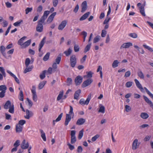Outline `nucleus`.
Returning <instances> with one entry per match:
<instances>
[{
    "mask_svg": "<svg viewBox=\"0 0 153 153\" xmlns=\"http://www.w3.org/2000/svg\"><path fill=\"white\" fill-rule=\"evenodd\" d=\"M70 63L71 66L72 68H74L77 62V59L76 56L75 55H72L70 57Z\"/></svg>",
    "mask_w": 153,
    "mask_h": 153,
    "instance_id": "1",
    "label": "nucleus"
},
{
    "mask_svg": "<svg viewBox=\"0 0 153 153\" xmlns=\"http://www.w3.org/2000/svg\"><path fill=\"white\" fill-rule=\"evenodd\" d=\"M111 12V7L109 5L108 6V11L106 18V23H105V28L106 29H107L109 25L108 22L109 20L111 19V17L108 16V15L110 14Z\"/></svg>",
    "mask_w": 153,
    "mask_h": 153,
    "instance_id": "2",
    "label": "nucleus"
},
{
    "mask_svg": "<svg viewBox=\"0 0 153 153\" xmlns=\"http://www.w3.org/2000/svg\"><path fill=\"white\" fill-rule=\"evenodd\" d=\"M91 94H89L86 100L85 101L83 99H81L79 101V103L82 105H88L91 100Z\"/></svg>",
    "mask_w": 153,
    "mask_h": 153,
    "instance_id": "3",
    "label": "nucleus"
},
{
    "mask_svg": "<svg viewBox=\"0 0 153 153\" xmlns=\"http://www.w3.org/2000/svg\"><path fill=\"white\" fill-rule=\"evenodd\" d=\"M40 21L41 20H39L38 21V24L36 28V31L39 32H41L43 30L42 24L44 22L43 21Z\"/></svg>",
    "mask_w": 153,
    "mask_h": 153,
    "instance_id": "4",
    "label": "nucleus"
},
{
    "mask_svg": "<svg viewBox=\"0 0 153 153\" xmlns=\"http://www.w3.org/2000/svg\"><path fill=\"white\" fill-rule=\"evenodd\" d=\"M76 131L72 130L71 131V143L72 144L74 143L76 141V139L75 136Z\"/></svg>",
    "mask_w": 153,
    "mask_h": 153,
    "instance_id": "5",
    "label": "nucleus"
},
{
    "mask_svg": "<svg viewBox=\"0 0 153 153\" xmlns=\"http://www.w3.org/2000/svg\"><path fill=\"white\" fill-rule=\"evenodd\" d=\"M32 89L31 90V92L32 94L33 99L35 102H36L37 100V97L36 91V87L34 85L32 86Z\"/></svg>",
    "mask_w": 153,
    "mask_h": 153,
    "instance_id": "6",
    "label": "nucleus"
},
{
    "mask_svg": "<svg viewBox=\"0 0 153 153\" xmlns=\"http://www.w3.org/2000/svg\"><path fill=\"white\" fill-rule=\"evenodd\" d=\"M83 78L80 75L78 76L75 79V82L76 85H78L81 84L82 82Z\"/></svg>",
    "mask_w": 153,
    "mask_h": 153,
    "instance_id": "7",
    "label": "nucleus"
},
{
    "mask_svg": "<svg viewBox=\"0 0 153 153\" xmlns=\"http://www.w3.org/2000/svg\"><path fill=\"white\" fill-rule=\"evenodd\" d=\"M93 80L92 79L89 78L84 81L82 84V88H85L89 85L92 82Z\"/></svg>",
    "mask_w": 153,
    "mask_h": 153,
    "instance_id": "8",
    "label": "nucleus"
},
{
    "mask_svg": "<svg viewBox=\"0 0 153 153\" xmlns=\"http://www.w3.org/2000/svg\"><path fill=\"white\" fill-rule=\"evenodd\" d=\"M132 43L131 42H128L123 43L120 46V48L122 49L123 48H127L132 46Z\"/></svg>",
    "mask_w": 153,
    "mask_h": 153,
    "instance_id": "9",
    "label": "nucleus"
},
{
    "mask_svg": "<svg viewBox=\"0 0 153 153\" xmlns=\"http://www.w3.org/2000/svg\"><path fill=\"white\" fill-rule=\"evenodd\" d=\"M50 13V11L48 10H46L44 11L43 15L42 16L40 19V21L45 22V20L47 19L48 15Z\"/></svg>",
    "mask_w": 153,
    "mask_h": 153,
    "instance_id": "10",
    "label": "nucleus"
},
{
    "mask_svg": "<svg viewBox=\"0 0 153 153\" xmlns=\"http://www.w3.org/2000/svg\"><path fill=\"white\" fill-rule=\"evenodd\" d=\"M29 145L28 142L26 143V140L24 139L21 144V147L22 149H25L29 147Z\"/></svg>",
    "mask_w": 153,
    "mask_h": 153,
    "instance_id": "11",
    "label": "nucleus"
},
{
    "mask_svg": "<svg viewBox=\"0 0 153 153\" xmlns=\"http://www.w3.org/2000/svg\"><path fill=\"white\" fill-rule=\"evenodd\" d=\"M67 24V21L65 20L62 21L61 24L59 25L58 29L59 30H62L66 26Z\"/></svg>",
    "mask_w": 153,
    "mask_h": 153,
    "instance_id": "12",
    "label": "nucleus"
},
{
    "mask_svg": "<svg viewBox=\"0 0 153 153\" xmlns=\"http://www.w3.org/2000/svg\"><path fill=\"white\" fill-rule=\"evenodd\" d=\"M71 115L67 114L66 115V117L64 124L65 126H67L69 122L71 120Z\"/></svg>",
    "mask_w": 153,
    "mask_h": 153,
    "instance_id": "13",
    "label": "nucleus"
},
{
    "mask_svg": "<svg viewBox=\"0 0 153 153\" xmlns=\"http://www.w3.org/2000/svg\"><path fill=\"white\" fill-rule=\"evenodd\" d=\"M56 14V13L55 12L51 14L48 17L47 22L48 23H51L53 20L54 17Z\"/></svg>",
    "mask_w": 153,
    "mask_h": 153,
    "instance_id": "14",
    "label": "nucleus"
},
{
    "mask_svg": "<svg viewBox=\"0 0 153 153\" xmlns=\"http://www.w3.org/2000/svg\"><path fill=\"white\" fill-rule=\"evenodd\" d=\"M33 112L30 111L28 109L26 110V115L24 116V117L27 119H30V117L33 116Z\"/></svg>",
    "mask_w": 153,
    "mask_h": 153,
    "instance_id": "15",
    "label": "nucleus"
},
{
    "mask_svg": "<svg viewBox=\"0 0 153 153\" xmlns=\"http://www.w3.org/2000/svg\"><path fill=\"white\" fill-rule=\"evenodd\" d=\"M134 80L137 87L140 89L141 92H143V89L139 81L136 79H135Z\"/></svg>",
    "mask_w": 153,
    "mask_h": 153,
    "instance_id": "16",
    "label": "nucleus"
},
{
    "mask_svg": "<svg viewBox=\"0 0 153 153\" xmlns=\"http://www.w3.org/2000/svg\"><path fill=\"white\" fill-rule=\"evenodd\" d=\"M82 10L81 12L83 13L87 9V3L86 1H84L82 4Z\"/></svg>",
    "mask_w": 153,
    "mask_h": 153,
    "instance_id": "17",
    "label": "nucleus"
},
{
    "mask_svg": "<svg viewBox=\"0 0 153 153\" xmlns=\"http://www.w3.org/2000/svg\"><path fill=\"white\" fill-rule=\"evenodd\" d=\"M143 98L145 101L148 104H149L150 106L152 107L153 108V103H152V101L149 100L148 98L145 96H143Z\"/></svg>",
    "mask_w": 153,
    "mask_h": 153,
    "instance_id": "18",
    "label": "nucleus"
},
{
    "mask_svg": "<svg viewBox=\"0 0 153 153\" xmlns=\"http://www.w3.org/2000/svg\"><path fill=\"white\" fill-rule=\"evenodd\" d=\"M85 120L83 118H80L76 122V124L78 125H82L85 122Z\"/></svg>",
    "mask_w": 153,
    "mask_h": 153,
    "instance_id": "19",
    "label": "nucleus"
},
{
    "mask_svg": "<svg viewBox=\"0 0 153 153\" xmlns=\"http://www.w3.org/2000/svg\"><path fill=\"white\" fill-rule=\"evenodd\" d=\"M31 42V40L29 39L25 42H24L23 44V45H22L21 48H25L27 47L30 45V44Z\"/></svg>",
    "mask_w": 153,
    "mask_h": 153,
    "instance_id": "20",
    "label": "nucleus"
},
{
    "mask_svg": "<svg viewBox=\"0 0 153 153\" xmlns=\"http://www.w3.org/2000/svg\"><path fill=\"white\" fill-rule=\"evenodd\" d=\"M23 126H22L19 125L18 124L16 125V131L17 133H20L22 131Z\"/></svg>",
    "mask_w": 153,
    "mask_h": 153,
    "instance_id": "21",
    "label": "nucleus"
},
{
    "mask_svg": "<svg viewBox=\"0 0 153 153\" xmlns=\"http://www.w3.org/2000/svg\"><path fill=\"white\" fill-rule=\"evenodd\" d=\"M11 105V102L10 100H7L4 105V108L5 109H7Z\"/></svg>",
    "mask_w": 153,
    "mask_h": 153,
    "instance_id": "22",
    "label": "nucleus"
},
{
    "mask_svg": "<svg viewBox=\"0 0 153 153\" xmlns=\"http://www.w3.org/2000/svg\"><path fill=\"white\" fill-rule=\"evenodd\" d=\"M90 14V12H89L85 13L79 19V20L80 21H82L85 20L88 17Z\"/></svg>",
    "mask_w": 153,
    "mask_h": 153,
    "instance_id": "23",
    "label": "nucleus"
},
{
    "mask_svg": "<svg viewBox=\"0 0 153 153\" xmlns=\"http://www.w3.org/2000/svg\"><path fill=\"white\" fill-rule=\"evenodd\" d=\"M62 56V54L61 53H60L57 57L55 59V63L59 64L61 59V57Z\"/></svg>",
    "mask_w": 153,
    "mask_h": 153,
    "instance_id": "24",
    "label": "nucleus"
},
{
    "mask_svg": "<svg viewBox=\"0 0 153 153\" xmlns=\"http://www.w3.org/2000/svg\"><path fill=\"white\" fill-rule=\"evenodd\" d=\"M63 113H62L59 115L55 120H53V126H54L55 125V122H59L61 120L63 116Z\"/></svg>",
    "mask_w": 153,
    "mask_h": 153,
    "instance_id": "25",
    "label": "nucleus"
},
{
    "mask_svg": "<svg viewBox=\"0 0 153 153\" xmlns=\"http://www.w3.org/2000/svg\"><path fill=\"white\" fill-rule=\"evenodd\" d=\"M81 92V90L80 89L77 90L75 92L74 94V99L76 100L78 99V97L79 96Z\"/></svg>",
    "mask_w": 153,
    "mask_h": 153,
    "instance_id": "26",
    "label": "nucleus"
},
{
    "mask_svg": "<svg viewBox=\"0 0 153 153\" xmlns=\"http://www.w3.org/2000/svg\"><path fill=\"white\" fill-rule=\"evenodd\" d=\"M27 38L26 36H24L20 39L18 42V44L21 46V47L23 45V41Z\"/></svg>",
    "mask_w": 153,
    "mask_h": 153,
    "instance_id": "27",
    "label": "nucleus"
},
{
    "mask_svg": "<svg viewBox=\"0 0 153 153\" xmlns=\"http://www.w3.org/2000/svg\"><path fill=\"white\" fill-rule=\"evenodd\" d=\"M72 51V49L69 48L67 50L65 51L64 53L65 55L66 56H68L71 53Z\"/></svg>",
    "mask_w": 153,
    "mask_h": 153,
    "instance_id": "28",
    "label": "nucleus"
},
{
    "mask_svg": "<svg viewBox=\"0 0 153 153\" xmlns=\"http://www.w3.org/2000/svg\"><path fill=\"white\" fill-rule=\"evenodd\" d=\"M46 83V81H44L43 82H40L38 85V89H42L44 87V86L45 84Z\"/></svg>",
    "mask_w": 153,
    "mask_h": 153,
    "instance_id": "29",
    "label": "nucleus"
},
{
    "mask_svg": "<svg viewBox=\"0 0 153 153\" xmlns=\"http://www.w3.org/2000/svg\"><path fill=\"white\" fill-rule=\"evenodd\" d=\"M137 142L138 140L137 139H135L133 142L132 145V148L133 149L135 150L137 148Z\"/></svg>",
    "mask_w": 153,
    "mask_h": 153,
    "instance_id": "30",
    "label": "nucleus"
},
{
    "mask_svg": "<svg viewBox=\"0 0 153 153\" xmlns=\"http://www.w3.org/2000/svg\"><path fill=\"white\" fill-rule=\"evenodd\" d=\"M5 48L4 46L1 45L0 46V50L3 56H5L6 55V53L5 52Z\"/></svg>",
    "mask_w": 153,
    "mask_h": 153,
    "instance_id": "31",
    "label": "nucleus"
},
{
    "mask_svg": "<svg viewBox=\"0 0 153 153\" xmlns=\"http://www.w3.org/2000/svg\"><path fill=\"white\" fill-rule=\"evenodd\" d=\"M134 47L137 49L138 51L141 54H143L144 53V51L143 48H139L137 45H134Z\"/></svg>",
    "mask_w": 153,
    "mask_h": 153,
    "instance_id": "32",
    "label": "nucleus"
},
{
    "mask_svg": "<svg viewBox=\"0 0 153 153\" xmlns=\"http://www.w3.org/2000/svg\"><path fill=\"white\" fill-rule=\"evenodd\" d=\"M140 10V12L141 15L144 16H146V14L145 13L144 8H143V6H140L139 8Z\"/></svg>",
    "mask_w": 153,
    "mask_h": 153,
    "instance_id": "33",
    "label": "nucleus"
},
{
    "mask_svg": "<svg viewBox=\"0 0 153 153\" xmlns=\"http://www.w3.org/2000/svg\"><path fill=\"white\" fill-rule=\"evenodd\" d=\"M99 107L100 108L98 111V112L99 113L100 112L102 113H104L105 111V108L104 106L100 104Z\"/></svg>",
    "mask_w": 153,
    "mask_h": 153,
    "instance_id": "34",
    "label": "nucleus"
},
{
    "mask_svg": "<svg viewBox=\"0 0 153 153\" xmlns=\"http://www.w3.org/2000/svg\"><path fill=\"white\" fill-rule=\"evenodd\" d=\"M8 111L11 114H13L14 112V105L13 104H12V105L9 108Z\"/></svg>",
    "mask_w": 153,
    "mask_h": 153,
    "instance_id": "35",
    "label": "nucleus"
},
{
    "mask_svg": "<svg viewBox=\"0 0 153 153\" xmlns=\"http://www.w3.org/2000/svg\"><path fill=\"white\" fill-rule=\"evenodd\" d=\"M40 131L41 134V137L42 138L44 141H46V139L45 133L44 132L43 130L42 129L40 130Z\"/></svg>",
    "mask_w": 153,
    "mask_h": 153,
    "instance_id": "36",
    "label": "nucleus"
},
{
    "mask_svg": "<svg viewBox=\"0 0 153 153\" xmlns=\"http://www.w3.org/2000/svg\"><path fill=\"white\" fill-rule=\"evenodd\" d=\"M140 117L143 119H146L149 117V116L147 113L145 112H143L141 114Z\"/></svg>",
    "mask_w": 153,
    "mask_h": 153,
    "instance_id": "37",
    "label": "nucleus"
},
{
    "mask_svg": "<svg viewBox=\"0 0 153 153\" xmlns=\"http://www.w3.org/2000/svg\"><path fill=\"white\" fill-rule=\"evenodd\" d=\"M91 43H90L88 44L86 46L84 49V52L86 53L91 48Z\"/></svg>",
    "mask_w": 153,
    "mask_h": 153,
    "instance_id": "38",
    "label": "nucleus"
},
{
    "mask_svg": "<svg viewBox=\"0 0 153 153\" xmlns=\"http://www.w3.org/2000/svg\"><path fill=\"white\" fill-rule=\"evenodd\" d=\"M46 72V70H44L42 71V73L40 74L39 77L41 79H43L45 77V74Z\"/></svg>",
    "mask_w": 153,
    "mask_h": 153,
    "instance_id": "39",
    "label": "nucleus"
},
{
    "mask_svg": "<svg viewBox=\"0 0 153 153\" xmlns=\"http://www.w3.org/2000/svg\"><path fill=\"white\" fill-rule=\"evenodd\" d=\"M119 63V62H118V61L117 60H115L113 62L112 64V67L113 68H115L117 67L118 66V64Z\"/></svg>",
    "mask_w": 153,
    "mask_h": 153,
    "instance_id": "40",
    "label": "nucleus"
},
{
    "mask_svg": "<svg viewBox=\"0 0 153 153\" xmlns=\"http://www.w3.org/2000/svg\"><path fill=\"white\" fill-rule=\"evenodd\" d=\"M46 38L45 37H44L43 38V39H42V41H41L40 42V43L39 44V47L42 48V47H43V46L45 42V40L46 39Z\"/></svg>",
    "mask_w": 153,
    "mask_h": 153,
    "instance_id": "41",
    "label": "nucleus"
},
{
    "mask_svg": "<svg viewBox=\"0 0 153 153\" xmlns=\"http://www.w3.org/2000/svg\"><path fill=\"white\" fill-rule=\"evenodd\" d=\"M19 99L21 101H23L24 100L23 94L22 91L21 90L20 91L19 94Z\"/></svg>",
    "mask_w": 153,
    "mask_h": 153,
    "instance_id": "42",
    "label": "nucleus"
},
{
    "mask_svg": "<svg viewBox=\"0 0 153 153\" xmlns=\"http://www.w3.org/2000/svg\"><path fill=\"white\" fill-rule=\"evenodd\" d=\"M50 55V53L48 52L43 58V60L44 61H46L48 60L49 58Z\"/></svg>",
    "mask_w": 153,
    "mask_h": 153,
    "instance_id": "43",
    "label": "nucleus"
},
{
    "mask_svg": "<svg viewBox=\"0 0 153 153\" xmlns=\"http://www.w3.org/2000/svg\"><path fill=\"white\" fill-rule=\"evenodd\" d=\"M63 95V91H60L58 95L57 98V101H59L62 98Z\"/></svg>",
    "mask_w": 153,
    "mask_h": 153,
    "instance_id": "44",
    "label": "nucleus"
},
{
    "mask_svg": "<svg viewBox=\"0 0 153 153\" xmlns=\"http://www.w3.org/2000/svg\"><path fill=\"white\" fill-rule=\"evenodd\" d=\"M83 132L84 130L83 129H82L79 131L78 137L79 140H80L82 137L83 135Z\"/></svg>",
    "mask_w": 153,
    "mask_h": 153,
    "instance_id": "45",
    "label": "nucleus"
},
{
    "mask_svg": "<svg viewBox=\"0 0 153 153\" xmlns=\"http://www.w3.org/2000/svg\"><path fill=\"white\" fill-rule=\"evenodd\" d=\"M138 76L141 79H143L144 78V75L142 72L140 70L137 72Z\"/></svg>",
    "mask_w": 153,
    "mask_h": 153,
    "instance_id": "46",
    "label": "nucleus"
},
{
    "mask_svg": "<svg viewBox=\"0 0 153 153\" xmlns=\"http://www.w3.org/2000/svg\"><path fill=\"white\" fill-rule=\"evenodd\" d=\"M67 85L70 86L72 84V80L71 78L68 77L67 78Z\"/></svg>",
    "mask_w": 153,
    "mask_h": 153,
    "instance_id": "47",
    "label": "nucleus"
},
{
    "mask_svg": "<svg viewBox=\"0 0 153 153\" xmlns=\"http://www.w3.org/2000/svg\"><path fill=\"white\" fill-rule=\"evenodd\" d=\"M23 22L22 20L20 19L17 22L14 23L13 25L16 27H18L19 26L20 24Z\"/></svg>",
    "mask_w": 153,
    "mask_h": 153,
    "instance_id": "48",
    "label": "nucleus"
},
{
    "mask_svg": "<svg viewBox=\"0 0 153 153\" xmlns=\"http://www.w3.org/2000/svg\"><path fill=\"white\" fill-rule=\"evenodd\" d=\"M7 89V88L6 85H0V91L6 92V91Z\"/></svg>",
    "mask_w": 153,
    "mask_h": 153,
    "instance_id": "49",
    "label": "nucleus"
},
{
    "mask_svg": "<svg viewBox=\"0 0 153 153\" xmlns=\"http://www.w3.org/2000/svg\"><path fill=\"white\" fill-rule=\"evenodd\" d=\"M33 68V66H31L30 67H29L28 68L27 67L25 69V70L24 71V73L25 74L27 72H29L31 71L32 69Z\"/></svg>",
    "mask_w": 153,
    "mask_h": 153,
    "instance_id": "50",
    "label": "nucleus"
},
{
    "mask_svg": "<svg viewBox=\"0 0 153 153\" xmlns=\"http://www.w3.org/2000/svg\"><path fill=\"white\" fill-rule=\"evenodd\" d=\"M30 62V60L29 58H27L25 61V65L27 67H28Z\"/></svg>",
    "mask_w": 153,
    "mask_h": 153,
    "instance_id": "51",
    "label": "nucleus"
},
{
    "mask_svg": "<svg viewBox=\"0 0 153 153\" xmlns=\"http://www.w3.org/2000/svg\"><path fill=\"white\" fill-rule=\"evenodd\" d=\"M102 69V68L100 66H98V68L97 69V72H98L99 71H100V76L101 78H102V71H101V70Z\"/></svg>",
    "mask_w": 153,
    "mask_h": 153,
    "instance_id": "52",
    "label": "nucleus"
},
{
    "mask_svg": "<svg viewBox=\"0 0 153 153\" xmlns=\"http://www.w3.org/2000/svg\"><path fill=\"white\" fill-rule=\"evenodd\" d=\"M128 36L133 38H136L137 37V35L135 33H130L128 34Z\"/></svg>",
    "mask_w": 153,
    "mask_h": 153,
    "instance_id": "53",
    "label": "nucleus"
},
{
    "mask_svg": "<svg viewBox=\"0 0 153 153\" xmlns=\"http://www.w3.org/2000/svg\"><path fill=\"white\" fill-rule=\"evenodd\" d=\"M143 46L145 48L147 49L150 51L151 52H153V49L152 48L149 47V46L146 45H143Z\"/></svg>",
    "mask_w": 153,
    "mask_h": 153,
    "instance_id": "54",
    "label": "nucleus"
},
{
    "mask_svg": "<svg viewBox=\"0 0 153 153\" xmlns=\"http://www.w3.org/2000/svg\"><path fill=\"white\" fill-rule=\"evenodd\" d=\"M100 36L97 35L94 39L93 42L95 43L98 42L100 39Z\"/></svg>",
    "mask_w": 153,
    "mask_h": 153,
    "instance_id": "55",
    "label": "nucleus"
},
{
    "mask_svg": "<svg viewBox=\"0 0 153 153\" xmlns=\"http://www.w3.org/2000/svg\"><path fill=\"white\" fill-rule=\"evenodd\" d=\"M81 34V35L83 36V41L84 42L85 40V38L87 36V33L85 31H83L82 32Z\"/></svg>",
    "mask_w": 153,
    "mask_h": 153,
    "instance_id": "56",
    "label": "nucleus"
},
{
    "mask_svg": "<svg viewBox=\"0 0 153 153\" xmlns=\"http://www.w3.org/2000/svg\"><path fill=\"white\" fill-rule=\"evenodd\" d=\"M133 83V82L131 81L128 82L126 84V86L127 88L130 87L132 85Z\"/></svg>",
    "mask_w": 153,
    "mask_h": 153,
    "instance_id": "57",
    "label": "nucleus"
},
{
    "mask_svg": "<svg viewBox=\"0 0 153 153\" xmlns=\"http://www.w3.org/2000/svg\"><path fill=\"white\" fill-rule=\"evenodd\" d=\"M74 49L75 52H78L79 50V45L75 44L74 46Z\"/></svg>",
    "mask_w": 153,
    "mask_h": 153,
    "instance_id": "58",
    "label": "nucleus"
},
{
    "mask_svg": "<svg viewBox=\"0 0 153 153\" xmlns=\"http://www.w3.org/2000/svg\"><path fill=\"white\" fill-rule=\"evenodd\" d=\"M87 75L86 76V77L88 78H91L92 76V74L91 71L87 72H86Z\"/></svg>",
    "mask_w": 153,
    "mask_h": 153,
    "instance_id": "59",
    "label": "nucleus"
},
{
    "mask_svg": "<svg viewBox=\"0 0 153 153\" xmlns=\"http://www.w3.org/2000/svg\"><path fill=\"white\" fill-rule=\"evenodd\" d=\"M25 123L26 121L25 120H21L19 121V123L18 124L19 125L22 126Z\"/></svg>",
    "mask_w": 153,
    "mask_h": 153,
    "instance_id": "60",
    "label": "nucleus"
},
{
    "mask_svg": "<svg viewBox=\"0 0 153 153\" xmlns=\"http://www.w3.org/2000/svg\"><path fill=\"white\" fill-rule=\"evenodd\" d=\"M20 140H17L14 144L13 146L16 147H17L20 145Z\"/></svg>",
    "mask_w": 153,
    "mask_h": 153,
    "instance_id": "61",
    "label": "nucleus"
},
{
    "mask_svg": "<svg viewBox=\"0 0 153 153\" xmlns=\"http://www.w3.org/2000/svg\"><path fill=\"white\" fill-rule=\"evenodd\" d=\"M32 7H27L25 9V13L27 14L29 12H31L32 10Z\"/></svg>",
    "mask_w": 153,
    "mask_h": 153,
    "instance_id": "62",
    "label": "nucleus"
},
{
    "mask_svg": "<svg viewBox=\"0 0 153 153\" xmlns=\"http://www.w3.org/2000/svg\"><path fill=\"white\" fill-rule=\"evenodd\" d=\"M125 110L126 112H129L131 110V108L130 106L126 105L125 106Z\"/></svg>",
    "mask_w": 153,
    "mask_h": 153,
    "instance_id": "63",
    "label": "nucleus"
},
{
    "mask_svg": "<svg viewBox=\"0 0 153 153\" xmlns=\"http://www.w3.org/2000/svg\"><path fill=\"white\" fill-rule=\"evenodd\" d=\"M67 145L69 147V148L71 150H72L74 149V146L71 145L69 143H67Z\"/></svg>",
    "mask_w": 153,
    "mask_h": 153,
    "instance_id": "64",
    "label": "nucleus"
}]
</instances>
